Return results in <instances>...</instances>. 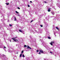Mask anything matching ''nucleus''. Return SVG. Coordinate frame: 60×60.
I'll return each mask as SVG.
<instances>
[{
	"label": "nucleus",
	"mask_w": 60,
	"mask_h": 60,
	"mask_svg": "<svg viewBox=\"0 0 60 60\" xmlns=\"http://www.w3.org/2000/svg\"><path fill=\"white\" fill-rule=\"evenodd\" d=\"M1 8H0V15H2V16H1V18H3V20L2 19H1V21H2L3 22V25H5V24L4 23V21L5 20V19H4V14H2V12L1 11Z\"/></svg>",
	"instance_id": "1"
},
{
	"label": "nucleus",
	"mask_w": 60,
	"mask_h": 60,
	"mask_svg": "<svg viewBox=\"0 0 60 60\" xmlns=\"http://www.w3.org/2000/svg\"><path fill=\"white\" fill-rule=\"evenodd\" d=\"M0 57L2 60H7L8 58L6 57V56L4 54L1 55V54H0Z\"/></svg>",
	"instance_id": "2"
},
{
	"label": "nucleus",
	"mask_w": 60,
	"mask_h": 60,
	"mask_svg": "<svg viewBox=\"0 0 60 60\" xmlns=\"http://www.w3.org/2000/svg\"><path fill=\"white\" fill-rule=\"evenodd\" d=\"M36 42V40L34 38H32L31 40L30 41V42Z\"/></svg>",
	"instance_id": "3"
},
{
	"label": "nucleus",
	"mask_w": 60,
	"mask_h": 60,
	"mask_svg": "<svg viewBox=\"0 0 60 60\" xmlns=\"http://www.w3.org/2000/svg\"><path fill=\"white\" fill-rule=\"evenodd\" d=\"M39 51L40 52H39V55H41V53H43L44 52L43 51V50L41 49H40Z\"/></svg>",
	"instance_id": "4"
},
{
	"label": "nucleus",
	"mask_w": 60,
	"mask_h": 60,
	"mask_svg": "<svg viewBox=\"0 0 60 60\" xmlns=\"http://www.w3.org/2000/svg\"><path fill=\"white\" fill-rule=\"evenodd\" d=\"M31 32H32V33H33V34H35V33H37V31L36 30H34V31L33 30H31Z\"/></svg>",
	"instance_id": "5"
},
{
	"label": "nucleus",
	"mask_w": 60,
	"mask_h": 60,
	"mask_svg": "<svg viewBox=\"0 0 60 60\" xmlns=\"http://www.w3.org/2000/svg\"><path fill=\"white\" fill-rule=\"evenodd\" d=\"M17 36L16 37H14V38H12V40H14V41H15V42H17V41H18V40H16V39H15V38H17Z\"/></svg>",
	"instance_id": "6"
},
{
	"label": "nucleus",
	"mask_w": 60,
	"mask_h": 60,
	"mask_svg": "<svg viewBox=\"0 0 60 60\" xmlns=\"http://www.w3.org/2000/svg\"><path fill=\"white\" fill-rule=\"evenodd\" d=\"M45 46V47L46 49H48V50H49L50 49V48L49 47V46H48V45L46 46Z\"/></svg>",
	"instance_id": "7"
},
{
	"label": "nucleus",
	"mask_w": 60,
	"mask_h": 60,
	"mask_svg": "<svg viewBox=\"0 0 60 60\" xmlns=\"http://www.w3.org/2000/svg\"><path fill=\"white\" fill-rule=\"evenodd\" d=\"M38 30L39 32H40V33H41V32H42V29H40V28H39L38 29Z\"/></svg>",
	"instance_id": "8"
},
{
	"label": "nucleus",
	"mask_w": 60,
	"mask_h": 60,
	"mask_svg": "<svg viewBox=\"0 0 60 60\" xmlns=\"http://www.w3.org/2000/svg\"><path fill=\"white\" fill-rule=\"evenodd\" d=\"M45 31L46 32L47 34H49V32H48V30H48L47 28H45Z\"/></svg>",
	"instance_id": "9"
},
{
	"label": "nucleus",
	"mask_w": 60,
	"mask_h": 60,
	"mask_svg": "<svg viewBox=\"0 0 60 60\" xmlns=\"http://www.w3.org/2000/svg\"><path fill=\"white\" fill-rule=\"evenodd\" d=\"M45 26H48V23L46 22H45Z\"/></svg>",
	"instance_id": "10"
},
{
	"label": "nucleus",
	"mask_w": 60,
	"mask_h": 60,
	"mask_svg": "<svg viewBox=\"0 0 60 60\" xmlns=\"http://www.w3.org/2000/svg\"><path fill=\"white\" fill-rule=\"evenodd\" d=\"M50 10H51V8H49L48 9V11L49 12H50V11H51Z\"/></svg>",
	"instance_id": "11"
},
{
	"label": "nucleus",
	"mask_w": 60,
	"mask_h": 60,
	"mask_svg": "<svg viewBox=\"0 0 60 60\" xmlns=\"http://www.w3.org/2000/svg\"><path fill=\"white\" fill-rule=\"evenodd\" d=\"M56 5H58V7H59V8H60V5L58 3H57L56 4Z\"/></svg>",
	"instance_id": "12"
},
{
	"label": "nucleus",
	"mask_w": 60,
	"mask_h": 60,
	"mask_svg": "<svg viewBox=\"0 0 60 60\" xmlns=\"http://www.w3.org/2000/svg\"><path fill=\"white\" fill-rule=\"evenodd\" d=\"M51 13L52 15H54L55 14V13L53 11H52L51 12Z\"/></svg>",
	"instance_id": "13"
},
{
	"label": "nucleus",
	"mask_w": 60,
	"mask_h": 60,
	"mask_svg": "<svg viewBox=\"0 0 60 60\" xmlns=\"http://www.w3.org/2000/svg\"><path fill=\"white\" fill-rule=\"evenodd\" d=\"M3 28L2 26H1V24H0V28L1 29V30H2V28Z\"/></svg>",
	"instance_id": "14"
},
{
	"label": "nucleus",
	"mask_w": 60,
	"mask_h": 60,
	"mask_svg": "<svg viewBox=\"0 0 60 60\" xmlns=\"http://www.w3.org/2000/svg\"><path fill=\"white\" fill-rule=\"evenodd\" d=\"M27 49H31V48L29 46H27Z\"/></svg>",
	"instance_id": "15"
},
{
	"label": "nucleus",
	"mask_w": 60,
	"mask_h": 60,
	"mask_svg": "<svg viewBox=\"0 0 60 60\" xmlns=\"http://www.w3.org/2000/svg\"><path fill=\"white\" fill-rule=\"evenodd\" d=\"M19 31L20 32H21V33H22L23 32V31H22L21 30H19Z\"/></svg>",
	"instance_id": "16"
},
{
	"label": "nucleus",
	"mask_w": 60,
	"mask_h": 60,
	"mask_svg": "<svg viewBox=\"0 0 60 60\" xmlns=\"http://www.w3.org/2000/svg\"><path fill=\"white\" fill-rule=\"evenodd\" d=\"M50 17V16H49V17H47V18H46V19H47V20H49V19H49V18H48V17Z\"/></svg>",
	"instance_id": "17"
},
{
	"label": "nucleus",
	"mask_w": 60,
	"mask_h": 60,
	"mask_svg": "<svg viewBox=\"0 0 60 60\" xmlns=\"http://www.w3.org/2000/svg\"><path fill=\"white\" fill-rule=\"evenodd\" d=\"M56 29H57V30H58V31H59V28H58L56 27Z\"/></svg>",
	"instance_id": "18"
},
{
	"label": "nucleus",
	"mask_w": 60,
	"mask_h": 60,
	"mask_svg": "<svg viewBox=\"0 0 60 60\" xmlns=\"http://www.w3.org/2000/svg\"><path fill=\"white\" fill-rule=\"evenodd\" d=\"M6 4L7 5H9V3H8L7 2V3H6Z\"/></svg>",
	"instance_id": "19"
},
{
	"label": "nucleus",
	"mask_w": 60,
	"mask_h": 60,
	"mask_svg": "<svg viewBox=\"0 0 60 60\" xmlns=\"http://www.w3.org/2000/svg\"><path fill=\"white\" fill-rule=\"evenodd\" d=\"M44 59V60H49L47 59Z\"/></svg>",
	"instance_id": "20"
},
{
	"label": "nucleus",
	"mask_w": 60,
	"mask_h": 60,
	"mask_svg": "<svg viewBox=\"0 0 60 60\" xmlns=\"http://www.w3.org/2000/svg\"><path fill=\"white\" fill-rule=\"evenodd\" d=\"M26 59L27 60H29V57H27L26 58Z\"/></svg>",
	"instance_id": "21"
},
{
	"label": "nucleus",
	"mask_w": 60,
	"mask_h": 60,
	"mask_svg": "<svg viewBox=\"0 0 60 60\" xmlns=\"http://www.w3.org/2000/svg\"><path fill=\"white\" fill-rule=\"evenodd\" d=\"M14 19V21H16V20H17V19H16V17H15Z\"/></svg>",
	"instance_id": "22"
},
{
	"label": "nucleus",
	"mask_w": 60,
	"mask_h": 60,
	"mask_svg": "<svg viewBox=\"0 0 60 60\" xmlns=\"http://www.w3.org/2000/svg\"><path fill=\"white\" fill-rule=\"evenodd\" d=\"M40 40L42 43H43V39H40Z\"/></svg>",
	"instance_id": "23"
},
{
	"label": "nucleus",
	"mask_w": 60,
	"mask_h": 60,
	"mask_svg": "<svg viewBox=\"0 0 60 60\" xmlns=\"http://www.w3.org/2000/svg\"><path fill=\"white\" fill-rule=\"evenodd\" d=\"M54 18L53 19L54 20H56V17H54Z\"/></svg>",
	"instance_id": "24"
},
{
	"label": "nucleus",
	"mask_w": 60,
	"mask_h": 60,
	"mask_svg": "<svg viewBox=\"0 0 60 60\" xmlns=\"http://www.w3.org/2000/svg\"><path fill=\"white\" fill-rule=\"evenodd\" d=\"M22 53H21L20 55V57H21L22 56Z\"/></svg>",
	"instance_id": "25"
},
{
	"label": "nucleus",
	"mask_w": 60,
	"mask_h": 60,
	"mask_svg": "<svg viewBox=\"0 0 60 60\" xmlns=\"http://www.w3.org/2000/svg\"><path fill=\"white\" fill-rule=\"evenodd\" d=\"M48 38L49 39H51V38H50V37H48Z\"/></svg>",
	"instance_id": "26"
},
{
	"label": "nucleus",
	"mask_w": 60,
	"mask_h": 60,
	"mask_svg": "<svg viewBox=\"0 0 60 60\" xmlns=\"http://www.w3.org/2000/svg\"><path fill=\"white\" fill-rule=\"evenodd\" d=\"M51 42L52 44V43H53V44H54V43H55V42H54V41H52Z\"/></svg>",
	"instance_id": "27"
},
{
	"label": "nucleus",
	"mask_w": 60,
	"mask_h": 60,
	"mask_svg": "<svg viewBox=\"0 0 60 60\" xmlns=\"http://www.w3.org/2000/svg\"><path fill=\"white\" fill-rule=\"evenodd\" d=\"M24 47L25 48H26V47H27V46H26V45H25Z\"/></svg>",
	"instance_id": "28"
},
{
	"label": "nucleus",
	"mask_w": 60,
	"mask_h": 60,
	"mask_svg": "<svg viewBox=\"0 0 60 60\" xmlns=\"http://www.w3.org/2000/svg\"><path fill=\"white\" fill-rule=\"evenodd\" d=\"M22 57H25V56L23 54L22 55Z\"/></svg>",
	"instance_id": "29"
},
{
	"label": "nucleus",
	"mask_w": 60,
	"mask_h": 60,
	"mask_svg": "<svg viewBox=\"0 0 60 60\" xmlns=\"http://www.w3.org/2000/svg\"><path fill=\"white\" fill-rule=\"evenodd\" d=\"M50 44L52 46L53 45V44H52V42H51L50 43Z\"/></svg>",
	"instance_id": "30"
},
{
	"label": "nucleus",
	"mask_w": 60,
	"mask_h": 60,
	"mask_svg": "<svg viewBox=\"0 0 60 60\" xmlns=\"http://www.w3.org/2000/svg\"><path fill=\"white\" fill-rule=\"evenodd\" d=\"M23 52H24V51H22L21 52L22 54H23Z\"/></svg>",
	"instance_id": "31"
},
{
	"label": "nucleus",
	"mask_w": 60,
	"mask_h": 60,
	"mask_svg": "<svg viewBox=\"0 0 60 60\" xmlns=\"http://www.w3.org/2000/svg\"><path fill=\"white\" fill-rule=\"evenodd\" d=\"M15 12H16V13H17V14H18L19 13V12H18L17 11H15Z\"/></svg>",
	"instance_id": "32"
},
{
	"label": "nucleus",
	"mask_w": 60,
	"mask_h": 60,
	"mask_svg": "<svg viewBox=\"0 0 60 60\" xmlns=\"http://www.w3.org/2000/svg\"><path fill=\"white\" fill-rule=\"evenodd\" d=\"M40 26H41V27H43V25H40Z\"/></svg>",
	"instance_id": "33"
},
{
	"label": "nucleus",
	"mask_w": 60,
	"mask_h": 60,
	"mask_svg": "<svg viewBox=\"0 0 60 60\" xmlns=\"http://www.w3.org/2000/svg\"><path fill=\"white\" fill-rule=\"evenodd\" d=\"M9 26H12V25L10 24H9Z\"/></svg>",
	"instance_id": "34"
},
{
	"label": "nucleus",
	"mask_w": 60,
	"mask_h": 60,
	"mask_svg": "<svg viewBox=\"0 0 60 60\" xmlns=\"http://www.w3.org/2000/svg\"><path fill=\"white\" fill-rule=\"evenodd\" d=\"M3 47L1 45H0V48H2V47Z\"/></svg>",
	"instance_id": "35"
},
{
	"label": "nucleus",
	"mask_w": 60,
	"mask_h": 60,
	"mask_svg": "<svg viewBox=\"0 0 60 60\" xmlns=\"http://www.w3.org/2000/svg\"><path fill=\"white\" fill-rule=\"evenodd\" d=\"M53 8H54V10H56V9L54 8H55V7L53 6Z\"/></svg>",
	"instance_id": "36"
},
{
	"label": "nucleus",
	"mask_w": 60,
	"mask_h": 60,
	"mask_svg": "<svg viewBox=\"0 0 60 60\" xmlns=\"http://www.w3.org/2000/svg\"><path fill=\"white\" fill-rule=\"evenodd\" d=\"M44 2L45 3V4L47 3V2H46V1H44Z\"/></svg>",
	"instance_id": "37"
},
{
	"label": "nucleus",
	"mask_w": 60,
	"mask_h": 60,
	"mask_svg": "<svg viewBox=\"0 0 60 60\" xmlns=\"http://www.w3.org/2000/svg\"><path fill=\"white\" fill-rule=\"evenodd\" d=\"M45 38H47V37L45 36L44 37Z\"/></svg>",
	"instance_id": "38"
},
{
	"label": "nucleus",
	"mask_w": 60,
	"mask_h": 60,
	"mask_svg": "<svg viewBox=\"0 0 60 60\" xmlns=\"http://www.w3.org/2000/svg\"><path fill=\"white\" fill-rule=\"evenodd\" d=\"M50 53L51 54H52V52H50Z\"/></svg>",
	"instance_id": "39"
},
{
	"label": "nucleus",
	"mask_w": 60,
	"mask_h": 60,
	"mask_svg": "<svg viewBox=\"0 0 60 60\" xmlns=\"http://www.w3.org/2000/svg\"><path fill=\"white\" fill-rule=\"evenodd\" d=\"M9 1V0H6V3H7V1Z\"/></svg>",
	"instance_id": "40"
},
{
	"label": "nucleus",
	"mask_w": 60,
	"mask_h": 60,
	"mask_svg": "<svg viewBox=\"0 0 60 60\" xmlns=\"http://www.w3.org/2000/svg\"><path fill=\"white\" fill-rule=\"evenodd\" d=\"M17 8H18V9H19V10H20V8H19V7H18Z\"/></svg>",
	"instance_id": "41"
},
{
	"label": "nucleus",
	"mask_w": 60,
	"mask_h": 60,
	"mask_svg": "<svg viewBox=\"0 0 60 60\" xmlns=\"http://www.w3.org/2000/svg\"><path fill=\"white\" fill-rule=\"evenodd\" d=\"M28 7H30V6H29V5H28Z\"/></svg>",
	"instance_id": "42"
},
{
	"label": "nucleus",
	"mask_w": 60,
	"mask_h": 60,
	"mask_svg": "<svg viewBox=\"0 0 60 60\" xmlns=\"http://www.w3.org/2000/svg\"><path fill=\"white\" fill-rule=\"evenodd\" d=\"M37 52H39V50H37Z\"/></svg>",
	"instance_id": "43"
},
{
	"label": "nucleus",
	"mask_w": 60,
	"mask_h": 60,
	"mask_svg": "<svg viewBox=\"0 0 60 60\" xmlns=\"http://www.w3.org/2000/svg\"><path fill=\"white\" fill-rule=\"evenodd\" d=\"M31 56H32V57H34V56H33V55L32 54L31 55Z\"/></svg>",
	"instance_id": "44"
},
{
	"label": "nucleus",
	"mask_w": 60,
	"mask_h": 60,
	"mask_svg": "<svg viewBox=\"0 0 60 60\" xmlns=\"http://www.w3.org/2000/svg\"><path fill=\"white\" fill-rule=\"evenodd\" d=\"M33 20H32L30 22V23L32 22H33Z\"/></svg>",
	"instance_id": "45"
},
{
	"label": "nucleus",
	"mask_w": 60,
	"mask_h": 60,
	"mask_svg": "<svg viewBox=\"0 0 60 60\" xmlns=\"http://www.w3.org/2000/svg\"><path fill=\"white\" fill-rule=\"evenodd\" d=\"M51 2H53V1L52 0H51Z\"/></svg>",
	"instance_id": "46"
},
{
	"label": "nucleus",
	"mask_w": 60,
	"mask_h": 60,
	"mask_svg": "<svg viewBox=\"0 0 60 60\" xmlns=\"http://www.w3.org/2000/svg\"><path fill=\"white\" fill-rule=\"evenodd\" d=\"M4 49H6V47H5L4 46Z\"/></svg>",
	"instance_id": "47"
},
{
	"label": "nucleus",
	"mask_w": 60,
	"mask_h": 60,
	"mask_svg": "<svg viewBox=\"0 0 60 60\" xmlns=\"http://www.w3.org/2000/svg\"><path fill=\"white\" fill-rule=\"evenodd\" d=\"M39 21H40V20H41V19H39Z\"/></svg>",
	"instance_id": "48"
},
{
	"label": "nucleus",
	"mask_w": 60,
	"mask_h": 60,
	"mask_svg": "<svg viewBox=\"0 0 60 60\" xmlns=\"http://www.w3.org/2000/svg\"><path fill=\"white\" fill-rule=\"evenodd\" d=\"M4 41H5V38H4Z\"/></svg>",
	"instance_id": "49"
},
{
	"label": "nucleus",
	"mask_w": 60,
	"mask_h": 60,
	"mask_svg": "<svg viewBox=\"0 0 60 60\" xmlns=\"http://www.w3.org/2000/svg\"><path fill=\"white\" fill-rule=\"evenodd\" d=\"M30 3H32V1H30Z\"/></svg>",
	"instance_id": "50"
},
{
	"label": "nucleus",
	"mask_w": 60,
	"mask_h": 60,
	"mask_svg": "<svg viewBox=\"0 0 60 60\" xmlns=\"http://www.w3.org/2000/svg\"><path fill=\"white\" fill-rule=\"evenodd\" d=\"M3 32H4V33H5V32L4 31Z\"/></svg>",
	"instance_id": "51"
},
{
	"label": "nucleus",
	"mask_w": 60,
	"mask_h": 60,
	"mask_svg": "<svg viewBox=\"0 0 60 60\" xmlns=\"http://www.w3.org/2000/svg\"><path fill=\"white\" fill-rule=\"evenodd\" d=\"M4 49L5 51H6V50H5V49Z\"/></svg>",
	"instance_id": "52"
},
{
	"label": "nucleus",
	"mask_w": 60,
	"mask_h": 60,
	"mask_svg": "<svg viewBox=\"0 0 60 60\" xmlns=\"http://www.w3.org/2000/svg\"><path fill=\"white\" fill-rule=\"evenodd\" d=\"M9 20H8V22H9Z\"/></svg>",
	"instance_id": "53"
},
{
	"label": "nucleus",
	"mask_w": 60,
	"mask_h": 60,
	"mask_svg": "<svg viewBox=\"0 0 60 60\" xmlns=\"http://www.w3.org/2000/svg\"><path fill=\"white\" fill-rule=\"evenodd\" d=\"M18 46V45H16V46Z\"/></svg>",
	"instance_id": "54"
},
{
	"label": "nucleus",
	"mask_w": 60,
	"mask_h": 60,
	"mask_svg": "<svg viewBox=\"0 0 60 60\" xmlns=\"http://www.w3.org/2000/svg\"><path fill=\"white\" fill-rule=\"evenodd\" d=\"M30 38H31V36H30Z\"/></svg>",
	"instance_id": "55"
},
{
	"label": "nucleus",
	"mask_w": 60,
	"mask_h": 60,
	"mask_svg": "<svg viewBox=\"0 0 60 60\" xmlns=\"http://www.w3.org/2000/svg\"><path fill=\"white\" fill-rule=\"evenodd\" d=\"M10 42H11V40H10Z\"/></svg>",
	"instance_id": "56"
},
{
	"label": "nucleus",
	"mask_w": 60,
	"mask_h": 60,
	"mask_svg": "<svg viewBox=\"0 0 60 60\" xmlns=\"http://www.w3.org/2000/svg\"><path fill=\"white\" fill-rule=\"evenodd\" d=\"M18 15V16H19V15Z\"/></svg>",
	"instance_id": "57"
},
{
	"label": "nucleus",
	"mask_w": 60,
	"mask_h": 60,
	"mask_svg": "<svg viewBox=\"0 0 60 60\" xmlns=\"http://www.w3.org/2000/svg\"><path fill=\"white\" fill-rule=\"evenodd\" d=\"M5 36H7V35H5Z\"/></svg>",
	"instance_id": "58"
},
{
	"label": "nucleus",
	"mask_w": 60,
	"mask_h": 60,
	"mask_svg": "<svg viewBox=\"0 0 60 60\" xmlns=\"http://www.w3.org/2000/svg\"><path fill=\"white\" fill-rule=\"evenodd\" d=\"M39 37V38H40V37Z\"/></svg>",
	"instance_id": "59"
},
{
	"label": "nucleus",
	"mask_w": 60,
	"mask_h": 60,
	"mask_svg": "<svg viewBox=\"0 0 60 60\" xmlns=\"http://www.w3.org/2000/svg\"><path fill=\"white\" fill-rule=\"evenodd\" d=\"M0 34H1V33H0Z\"/></svg>",
	"instance_id": "60"
},
{
	"label": "nucleus",
	"mask_w": 60,
	"mask_h": 60,
	"mask_svg": "<svg viewBox=\"0 0 60 60\" xmlns=\"http://www.w3.org/2000/svg\"><path fill=\"white\" fill-rule=\"evenodd\" d=\"M59 49H60V48H59Z\"/></svg>",
	"instance_id": "61"
},
{
	"label": "nucleus",
	"mask_w": 60,
	"mask_h": 60,
	"mask_svg": "<svg viewBox=\"0 0 60 60\" xmlns=\"http://www.w3.org/2000/svg\"><path fill=\"white\" fill-rule=\"evenodd\" d=\"M54 34H55L54 33Z\"/></svg>",
	"instance_id": "62"
}]
</instances>
